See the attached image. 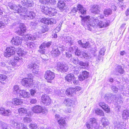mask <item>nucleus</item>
<instances>
[{
    "instance_id": "f257e3e1",
    "label": "nucleus",
    "mask_w": 129,
    "mask_h": 129,
    "mask_svg": "<svg viewBox=\"0 0 129 129\" xmlns=\"http://www.w3.org/2000/svg\"><path fill=\"white\" fill-rule=\"evenodd\" d=\"M12 11L14 13H18L20 15V17L25 20L33 19L35 16V14L33 12H29L26 15L27 9H11Z\"/></svg>"
},
{
    "instance_id": "f03ea898",
    "label": "nucleus",
    "mask_w": 129,
    "mask_h": 129,
    "mask_svg": "<svg viewBox=\"0 0 129 129\" xmlns=\"http://www.w3.org/2000/svg\"><path fill=\"white\" fill-rule=\"evenodd\" d=\"M23 61L22 59L19 57L15 56L14 59L10 60L8 63V69L9 72L13 71L14 69L17 66L22 64Z\"/></svg>"
},
{
    "instance_id": "7ed1b4c3",
    "label": "nucleus",
    "mask_w": 129,
    "mask_h": 129,
    "mask_svg": "<svg viewBox=\"0 0 129 129\" xmlns=\"http://www.w3.org/2000/svg\"><path fill=\"white\" fill-rule=\"evenodd\" d=\"M28 78L23 79L21 81V84L26 87H30L33 84L34 76L31 74H28Z\"/></svg>"
},
{
    "instance_id": "20e7f679",
    "label": "nucleus",
    "mask_w": 129,
    "mask_h": 129,
    "mask_svg": "<svg viewBox=\"0 0 129 129\" xmlns=\"http://www.w3.org/2000/svg\"><path fill=\"white\" fill-rule=\"evenodd\" d=\"M86 126L89 129H100V127L94 118H90L86 123Z\"/></svg>"
},
{
    "instance_id": "39448f33",
    "label": "nucleus",
    "mask_w": 129,
    "mask_h": 129,
    "mask_svg": "<svg viewBox=\"0 0 129 129\" xmlns=\"http://www.w3.org/2000/svg\"><path fill=\"white\" fill-rule=\"evenodd\" d=\"M6 51V52L4 53V55L5 56L7 57L14 55L15 53L16 50L14 47L10 46L7 48Z\"/></svg>"
},
{
    "instance_id": "423d86ee",
    "label": "nucleus",
    "mask_w": 129,
    "mask_h": 129,
    "mask_svg": "<svg viewBox=\"0 0 129 129\" xmlns=\"http://www.w3.org/2000/svg\"><path fill=\"white\" fill-rule=\"evenodd\" d=\"M10 123L14 128L18 129H28L24 124L21 123H17L14 120H11Z\"/></svg>"
},
{
    "instance_id": "0eeeda50",
    "label": "nucleus",
    "mask_w": 129,
    "mask_h": 129,
    "mask_svg": "<svg viewBox=\"0 0 129 129\" xmlns=\"http://www.w3.org/2000/svg\"><path fill=\"white\" fill-rule=\"evenodd\" d=\"M44 77L48 82L51 83V80H53L55 77L54 74L49 70H47L46 72Z\"/></svg>"
},
{
    "instance_id": "6e6552de",
    "label": "nucleus",
    "mask_w": 129,
    "mask_h": 129,
    "mask_svg": "<svg viewBox=\"0 0 129 129\" xmlns=\"http://www.w3.org/2000/svg\"><path fill=\"white\" fill-rule=\"evenodd\" d=\"M80 17L82 18L81 23L83 25L87 24L88 27L92 26V24L91 22V19L90 16H87L83 17L80 16Z\"/></svg>"
},
{
    "instance_id": "1a4fd4ad",
    "label": "nucleus",
    "mask_w": 129,
    "mask_h": 129,
    "mask_svg": "<svg viewBox=\"0 0 129 129\" xmlns=\"http://www.w3.org/2000/svg\"><path fill=\"white\" fill-rule=\"evenodd\" d=\"M57 69L61 72H65L67 71L68 67L67 65L65 63H62L58 62L57 64Z\"/></svg>"
},
{
    "instance_id": "9d476101",
    "label": "nucleus",
    "mask_w": 129,
    "mask_h": 129,
    "mask_svg": "<svg viewBox=\"0 0 129 129\" xmlns=\"http://www.w3.org/2000/svg\"><path fill=\"white\" fill-rule=\"evenodd\" d=\"M116 96L115 95H112L111 94L107 93L104 96L106 100L109 103L113 102V100L117 99Z\"/></svg>"
},
{
    "instance_id": "9b49d317",
    "label": "nucleus",
    "mask_w": 129,
    "mask_h": 129,
    "mask_svg": "<svg viewBox=\"0 0 129 129\" xmlns=\"http://www.w3.org/2000/svg\"><path fill=\"white\" fill-rule=\"evenodd\" d=\"M41 99L42 103L45 105H49L51 103V100L50 98L46 94L42 95Z\"/></svg>"
},
{
    "instance_id": "f8f14e48",
    "label": "nucleus",
    "mask_w": 129,
    "mask_h": 129,
    "mask_svg": "<svg viewBox=\"0 0 129 129\" xmlns=\"http://www.w3.org/2000/svg\"><path fill=\"white\" fill-rule=\"evenodd\" d=\"M28 68L29 69H33V72L34 74H37L38 73L39 67L36 63H31L29 64L27 66Z\"/></svg>"
},
{
    "instance_id": "ddd939ff",
    "label": "nucleus",
    "mask_w": 129,
    "mask_h": 129,
    "mask_svg": "<svg viewBox=\"0 0 129 129\" xmlns=\"http://www.w3.org/2000/svg\"><path fill=\"white\" fill-rule=\"evenodd\" d=\"M20 98H23L24 99L28 98L30 96L29 93L26 91L24 89H21L17 95Z\"/></svg>"
},
{
    "instance_id": "4468645a",
    "label": "nucleus",
    "mask_w": 129,
    "mask_h": 129,
    "mask_svg": "<svg viewBox=\"0 0 129 129\" xmlns=\"http://www.w3.org/2000/svg\"><path fill=\"white\" fill-rule=\"evenodd\" d=\"M22 41V39L21 38L17 36L13 37L11 41V42L13 45L17 46L21 44Z\"/></svg>"
},
{
    "instance_id": "2eb2a0df",
    "label": "nucleus",
    "mask_w": 129,
    "mask_h": 129,
    "mask_svg": "<svg viewBox=\"0 0 129 129\" xmlns=\"http://www.w3.org/2000/svg\"><path fill=\"white\" fill-rule=\"evenodd\" d=\"M12 112L9 109H6L3 107L0 108V114L5 116H8L11 115Z\"/></svg>"
},
{
    "instance_id": "dca6fc26",
    "label": "nucleus",
    "mask_w": 129,
    "mask_h": 129,
    "mask_svg": "<svg viewBox=\"0 0 129 129\" xmlns=\"http://www.w3.org/2000/svg\"><path fill=\"white\" fill-rule=\"evenodd\" d=\"M40 21L42 23L47 25L50 24L51 25L56 23V21L55 20L52 19H50L45 18H43L41 19L40 20Z\"/></svg>"
},
{
    "instance_id": "f3484780",
    "label": "nucleus",
    "mask_w": 129,
    "mask_h": 129,
    "mask_svg": "<svg viewBox=\"0 0 129 129\" xmlns=\"http://www.w3.org/2000/svg\"><path fill=\"white\" fill-rule=\"evenodd\" d=\"M42 9V11L45 14L48 15L50 16H53L55 15L56 13V11H54V10H52L50 11L49 10V9Z\"/></svg>"
},
{
    "instance_id": "a211bd4d",
    "label": "nucleus",
    "mask_w": 129,
    "mask_h": 129,
    "mask_svg": "<svg viewBox=\"0 0 129 129\" xmlns=\"http://www.w3.org/2000/svg\"><path fill=\"white\" fill-rule=\"evenodd\" d=\"M114 129L121 128L125 129V124L122 122L115 121L114 123Z\"/></svg>"
},
{
    "instance_id": "6ab92c4d",
    "label": "nucleus",
    "mask_w": 129,
    "mask_h": 129,
    "mask_svg": "<svg viewBox=\"0 0 129 129\" xmlns=\"http://www.w3.org/2000/svg\"><path fill=\"white\" fill-rule=\"evenodd\" d=\"M32 111L34 113H39L41 112L44 113L45 112L43 111L42 107L39 106H36L31 108Z\"/></svg>"
},
{
    "instance_id": "aec40b11",
    "label": "nucleus",
    "mask_w": 129,
    "mask_h": 129,
    "mask_svg": "<svg viewBox=\"0 0 129 129\" xmlns=\"http://www.w3.org/2000/svg\"><path fill=\"white\" fill-rule=\"evenodd\" d=\"M63 103L66 106H68L73 107L75 105L74 101L69 99H65Z\"/></svg>"
},
{
    "instance_id": "412c9836",
    "label": "nucleus",
    "mask_w": 129,
    "mask_h": 129,
    "mask_svg": "<svg viewBox=\"0 0 129 129\" xmlns=\"http://www.w3.org/2000/svg\"><path fill=\"white\" fill-rule=\"evenodd\" d=\"M20 30L17 31L18 34L21 35L22 33L25 32L26 31V28L24 24L22 23H20L19 25Z\"/></svg>"
},
{
    "instance_id": "4be33fe9",
    "label": "nucleus",
    "mask_w": 129,
    "mask_h": 129,
    "mask_svg": "<svg viewBox=\"0 0 129 129\" xmlns=\"http://www.w3.org/2000/svg\"><path fill=\"white\" fill-rule=\"evenodd\" d=\"M99 105L106 112L109 113L110 111V109L108 105H106L104 102H100L99 103Z\"/></svg>"
},
{
    "instance_id": "5701e85b",
    "label": "nucleus",
    "mask_w": 129,
    "mask_h": 129,
    "mask_svg": "<svg viewBox=\"0 0 129 129\" xmlns=\"http://www.w3.org/2000/svg\"><path fill=\"white\" fill-rule=\"evenodd\" d=\"M110 23V21L109 20H106L104 22L100 21L98 24V26L101 28L106 27L109 25Z\"/></svg>"
},
{
    "instance_id": "b1692460",
    "label": "nucleus",
    "mask_w": 129,
    "mask_h": 129,
    "mask_svg": "<svg viewBox=\"0 0 129 129\" xmlns=\"http://www.w3.org/2000/svg\"><path fill=\"white\" fill-rule=\"evenodd\" d=\"M77 47L76 46L70 47L69 49V51L66 53V56L68 58H69L72 56L71 54L72 52H73L74 49H76Z\"/></svg>"
},
{
    "instance_id": "393cba45",
    "label": "nucleus",
    "mask_w": 129,
    "mask_h": 129,
    "mask_svg": "<svg viewBox=\"0 0 129 129\" xmlns=\"http://www.w3.org/2000/svg\"><path fill=\"white\" fill-rule=\"evenodd\" d=\"M75 89L73 88H68L66 90V93L69 96H72L75 94Z\"/></svg>"
},
{
    "instance_id": "a878e982",
    "label": "nucleus",
    "mask_w": 129,
    "mask_h": 129,
    "mask_svg": "<svg viewBox=\"0 0 129 129\" xmlns=\"http://www.w3.org/2000/svg\"><path fill=\"white\" fill-rule=\"evenodd\" d=\"M12 103L15 106L20 105L23 103V101L20 99L15 98L13 99Z\"/></svg>"
},
{
    "instance_id": "bb28decb",
    "label": "nucleus",
    "mask_w": 129,
    "mask_h": 129,
    "mask_svg": "<svg viewBox=\"0 0 129 129\" xmlns=\"http://www.w3.org/2000/svg\"><path fill=\"white\" fill-rule=\"evenodd\" d=\"M31 0H21V3L23 6L27 7L31 6L33 4L31 3Z\"/></svg>"
},
{
    "instance_id": "cd10ccee",
    "label": "nucleus",
    "mask_w": 129,
    "mask_h": 129,
    "mask_svg": "<svg viewBox=\"0 0 129 129\" xmlns=\"http://www.w3.org/2000/svg\"><path fill=\"white\" fill-rule=\"evenodd\" d=\"M51 54L52 56L56 57L59 55L60 52L58 48H54L51 51Z\"/></svg>"
},
{
    "instance_id": "c85d7f7f",
    "label": "nucleus",
    "mask_w": 129,
    "mask_h": 129,
    "mask_svg": "<svg viewBox=\"0 0 129 129\" xmlns=\"http://www.w3.org/2000/svg\"><path fill=\"white\" fill-rule=\"evenodd\" d=\"M44 84H42L41 85V88L42 89H44L48 93L49 92H52L54 90L53 88L52 87H48L46 86Z\"/></svg>"
},
{
    "instance_id": "c756f323",
    "label": "nucleus",
    "mask_w": 129,
    "mask_h": 129,
    "mask_svg": "<svg viewBox=\"0 0 129 129\" xmlns=\"http://www.w3.org/2000/svg\"><path fill=\"white\" fill-rule=\"evenodd\" d=\"M101 121L102 123V124L104 128H105L109 124V122L108 119L104 117L102 118Z\"/></svg>"
},
{
    "instance_id": "7c9ffc66",
    "label": "nucleus",
    "mask_w": 129,
    "mask_h": 129,
    "mask_svg": "<svg viewBox=\"0 0 129 129\" xmlns=\"http://www.w3.org/2000/svg\"><path fill=\"white\" fill-rule=\"evenodd\" d=\"M36 37L33 36L32 35L29 34L25 35L24 37V40L26 41H28V40H34L36 39Z\"/></svg>"
},
{
    "instance_id": "2f4dec72",
    "label": "nucleus",
    "mask_w": 129,
    "mask_h": 129,
    "mask_svg": "<svg viewBox=\"0 0 129 129\" xmlns=\"http://www.w3.org/2000/svg\"><path fill=\"white\" fill-rule=\"evenodd\" d=\"M74 77V75L73 74H69L66 76L65 79L67 81L70 82L72 81Z\"/></svg>"
},
{
    "instance_id": "473e14b6",
    "label": "nucleus",
    "mask_w": 129,
    "mask_h": 129,
    "mask_svg": "<svg viewBox=\"0 0 129 129\" xmlns=\"http://www.w3.org/2000/svg\"><path fill=\"white\" fill-rule=\"evenodd\" d=\"M26 45L27 46L28 49L33 48L35 47L36 46L34 42H26Z\"/></svg>"
},
{
    "instance_id": "72a5a7b5",
    "label": "nucleus",
    "mask_w": 129,
    "mask_h": 129,
    "mask_svg": "<svg viewBox=\"0 0 129 129\" xmlns=\"http://www.w3.org/2000/svg\"><path fill=\"white\" fill-rule=\"evenodd\" d=\"M58 123L61 128L64 127L66 124V122L64 119L61 118L58 121Z\"/></svg>"
},
{
    "instance_id": "f704fd0d",
    "label": "nucleus",
    "mask_w": 129,
    "mask_h": 129,
    "mask_svg": "<svg viewBox=\"0 0 129 129\" xmlns=\"http://www.w3.org/2000/svg\"><path fill=\"white\" fill-rule=\"evenodd\" d=\"M8 6L10 8H21V6L19 5L16 6L13 2L10 3H8Z\"/></svg>"
},
{
    "instance_id": "c9c22d12",
    "label": "nucleus",
    "mask_w": 129,
    "mask_h": 129,
    "mask_svg": "<svg viewBox=\"0 0 129 129\" xmlns=\"http://www.w3.org/2000/svg\"><path fill=\"white\" fill-rule=\"evenodd\" d=\"M82 55L83 57L85 59H87L88 60L91 61V60H92L91 59V57L89 53H86L85 52H83Z\"/></svg>"
},
{
    "instance_id": "e433bc0d",
    "label": "nucleus",
    "mask_w": 129,
    "mask_h": 129,
    "mask_svg": "<svg viewBox=\"0 0 129 129\" xmlns=\"http://www.w3.org/2000/svg\"><path fill=\"white\" fill-rule=\"evenodd\" d=\"M52 42H49L47 43H43L40 46V48H45L46 47H48L51 45Z\"/></svg>"
},
{
    "instance_id": "4c0bfd02",
    "label": "nucleus",
    "mask_w": 129,
    "mask_h": 129,
    "mask_svg": "<svg viewBox=\"0 0 129 129\" xmlns=\"http://www.w3.org/2000/svg\"><path fill=\"white\" fill-rule=\"evenodd\" d=\"M18 110L20 115H22L27 113L26 109L24 108H19Z\"/></svg>"
},
{
    "instance_id": "58836bf2",
    "label": "nucleus",
    "mask_w": 129,
    "mask_h": 129,
    "mask_svg": "<svg viewBox=\"0 0 129 129\" xmlns=\"http://www.w3.org/2000/svg\"><path fill=\"white\" fill-rule=\"evenodd\" d=\"M21 90L19 89V87L18 85H15L13 86V91L18 95Z\"/></svg>"
},
{
    "instance_id": "ea45409f",
    "label": "nucleus",
    "mask_w": 129,
    "mask_h": 129,
    "mask_svg": "<svg viewBox=\"0 0 129 129\" xmlns=\"http://www.w3.org/2000/svg\"><path fill=\"white\" fill-rule=\"evenodd\" d=\"M17 53L19 55L22 56H24L26 54V52L23 51L22 49L18 48L17 50Z\"/></svg>"
},
{
    "instance_id": "a19ab883",
    "label": "nucleus",
    "mask_w": 129,
    "mask_h": 129,
    "mask_svg": "<svg viewBox=\"0 0 129 129\" xmlns=\"http://www.w3.org/2000/svg\"><path fill=\"white\" fill-rule=\"evenodd\" d=\"M122 117L124 119L129 118V112L128 111L125 110L123 111L122 114Z\"/></svg>"
},
{
    "instance_id": "79ce46f5",
    "label": "nucleus",
    "mask_w": 129,
    "mask_h": 129,
    "mask_svg": "<svg viewBox=\"0 0 129 129\" xmlns=\"http://www.w3.org/2000/svg\"><path fill=\"white\" fill-rule=\"evenodd\" d=\"M116 70V72L118 73L117 74H122L124 73V70L123 69L122 67L121 66H118Z\"/></svg>"
},
{
    "instance_id": "37998d69",
    "label": "nucleus",
    "mask_w": 129,
    "mask_h": 129,
    "mask_svg": "<svg viewBox=\"0 0 129 129\" xmlns=\"http://www.w3.org/2000/svg\"><path fill=\"white\" fill-rule=\"evenodd\" d=\"M104 14L106 17L111 14L112 11L111 9H105L104 12Z\"/></svg>"
},
{
    "instance_id": "c03bdc74",
    "label": "nucleus",
    "mask_w": 129,
    "mask_h": 129,
    "mask_svg": "<svg viewBox=\"0 0 129 129\" xmlns=\"http://www.w3.org/2000/svg\"><path fill=\"white\" fill-rule=\"evenodd\" d=\"M66 4L63 1H59L57 4V7L58 8H63L66 6Z\"/></svg>"
},
{
    "instance_id": "a18cd8bd",
    "label": "nucleus",
    "mask_w": 129,
    "mask_h": 129,
    "mask_svg": "<svg viewBox=\"0 0 129 129\" xmlns=\"http://www.w3.org/2000/svg\"><path fill=\"white\" fill-rule=\"evenodd\" d=\"M95 112L97 115L102 116L104 115L103 112L99 108H97L95 110Z\"/></svg>"
},
{
    "instance_id": "49530a36",
    "label": "nucleus",
    "mask_w": 129,
    "mask_h": 129,
    "mask_svg": "<svg viewBox=\"0 0 129 129\" xmlns=\"http://www.w3.org/2000/svg\"><path fill=\"white\" fill-rule=\"evenodd\" d=\"M0 126L2 127V129H9L7 127L8 125L4 122L2 121H0Z\"/></svg>"
},
{
    "instance_id": "de8ad7c7",
    "label": "nucleus",
    "mask_w": 129,
    "mask_h": 129,
    "mask_svg": "<svg viewBox=\"0 0 129 129\" xmlns=\"http://www.w3.org/2000/svg\"><path fill=\"white\" fill-rule=\"evenodd\" d=\"M64 41L66 43H70L72 44L73 42L71 41V38L69 36L64 37Z\"/></svg>"
},
{
    "instance_id": "09e8293b",
    "label": "nucleus",
    "mask_w": 129,
    "mask_h": 129,
    "mask_svg": "<svg viewBox=\"0 0 129 129\" xmlns=\"http://www.w3.org/2000/svg\"><path fill=\"white\" fill-rule=\"evenodd\" d=\"M29 127L30 128L32 129H37L38 128L37 125L35 122L30 123Z\"/></svg>"
},
{
    "instance_id": "8fccbe9b",
    "label": "nucleus",
    "mask_w": 129,
    "mask_h": 129,
    "mask_svg": "<svg viewBox=\"0 0 129 129\" xmlns=\"http://www.w3.org/2000/svg\"><path fill=\"white\" fill-rule=\"evenodd\" d=\"M7 78V77L6 76L4 75L0 74V81H4ZM0 82L3 84H4L5 83L4 82H2L1 81H0Z\"/></svg>"
},
{
    "instance_id": "3c124183",
    "label": "nucleus",
    "mask_w": 129,
    "mask_h": 129,
    "mask_svg": "<svg viewBox=\"0 0 129 129\" xmlns=\"http://www.w3.org/2000/svg\"><path fill=\"white\" fill-rule=\"evenodd\" d=\"M23 120L25 123H28L31 122L32 120L30 118L25 117L24 118Z\"/></svg>"
},
{
    "instance_id": "603ef678",
    "label": "nucleus",
    "mask_w": 129,
    "mask_h": 129,
    "mask_svg": "<svg viewBox=\"0 0 129 129\" xmlns=\"http://www.w3.org/2000/svg\"><path fill=\"white\" fill-rule=\"evenodd\" d=\"M105 51L106 49L104 48H101L99 52V54L101 56H104L105 54Z\"/></svg>"
},
{
    "instance_id": "864d4df0",
    "label": "nucleus",
    "mask_w": 129,
    "mask_h": 129,
    "mask_svg": "<svg viewBox=\"0 0 129 129\" xmlns=\"http://www.w3.org/2000/svg\"><path fill=\"white\" fill-rule=\"evenodd\" d=\"M79 12L82 14H84L86 13V9H77Z\"/></svg>"
},
{
    "instance_id": "5fc2aeb1",
    "label": "nucleus",
    "mask_w": 129,
    "mask_h": 129,
    "mask_svg": "<svg viewBox=\"0 0 129 129\" xmlns=\"http://www.w3.org/2000/svg\"><path fill=\"white\" fill-rule=\"evenodd\" d=\"M71 61H72L74 64H79L80 61L77 58H72L71 59Z\"/></svg>"
},
{
    "instance_id": "6e6d98bb",
    "label": "nucleus",
    "mask_w": 129,
    "mask_h": 129,
    "mask_svg": "<svg viewBox=\"0 0 129 129\" xmlns=\"http://www.w3.org/2000/svg\"><path fill=\"white\" fill-rule=\"evenodd\" d=\"M92 12L95 14H98L100 13V11L99 9H92Z\"/></svg>"
},
{
    "instance_id": "4d7b16f0",
    "label": "nucleus",
    "mask_w": 129,
    "mask_h": 129,
    "mask_svg": "<svg viewBox=\"0 0 129 129\" xmlns=\"http://www.w3.org/2000/svg\"><path fill=\"white\" fill-rule=\"evenodd\" d=\"M82 74L85 79L88 78L89 76V73L86 71H84L82 72Z\"/></svg>"
},
{
    "instance_id": "13d9d810",
    "label": "nucleus",
    "mask_w": 129,
    "mask_h": 129,
    "mask_svg": "<svg viewBox=\"0 0 129 129\" xmlns=\"http://www.w3.org/2000/svg\"><path fill=\"white\" fill-rule=\"evenodd\" d=\"M79 64L81 66L84 67H86L88 66V64L87 63L84 62L80 61L79 62Z\"/></svg>"
},
{
    "instance_id": "bf43d9fd",
    "label": "nucleus",
    "mask_w": 129,
    "mask_h": 129,
    "mask_svg": "<svg viewBox=\"0 0 129 129\" xmlns=\"http://www.w3.org/2000/svg\"><path fill=\"white\" fill-rule=\"evenodd\" d=\"M76 49L75 50V54L78 56H79L81 55V54H82L83 53L81 51L78 50V49H77V48H76Z\"/></svg>"
},
{
    "instance_id": "052dcab7",
    "label": "nucleus",
    "mask_w": 129,
    "mask_h": 129,
    "mask_svg": "<svg viewBox=\"0 0 129 129\" xmlns=\"http://www.w3.org/2000/svg\"><path fill=\"white\" fill-rule=\"evenodd\" d=\"M73 84L75 85H77L79 83L78 81L75 77L72 80Z\"/></svg>"
},
{
    "instance_id": "680f3d73",
    "label": "nucleus",
    "mask_w": 129,
    "mask_h": 129,
    "mask_svg": "<svg viewBox=\"0 0 129 129\" xmlns=\"http://www.w3.org/2000/svg\"><path fill=\"white\" fill-rule=\"evenodd\" d=\"M90 46V45L89 44V42H86V43H83L82 47L85 48H86L89 47Z\"/></svg>"
},
{
    "instance_id": "e2e57ef3",
    "label": "nucleus",
    "mask_w": 129,
    "mask_h": 129,
    "mask_svg": "<svg viewBox=\"0 0 129 129\" xmlns=\"http://www.w3.org/2000/svg\"><path fill=\"white\" fill-rule=\"evenodd\" d=\"M78 78L79 80L80 81H82L85 79L82 74L79 75Z\"/></svg>"
},
{
    "instance_id": "0e129e2a",
    "label": "nucleus",
    "mask_w": 129,
    "mask_h": 129,
    "mask_svg": "<svg viewBox=\"0 0 129 129\" xmlns=\"http://www.w3.org/2000/svg\"><path fill=\"white\" fill-rule=\"evenodd\" d=\"M111 89L114 92L116 93L117 92L118 89L116 86H113L111 87Z\"/></svg>"
},
{
    "instance_id": "69168bd1",
    "label": "nucleus",
    "mask_w": 129,
    "mask_h": 129,
    "mask_svg": "<svg viewBox=\"0 0 129 129\" xmlns=\"http://www.w3.org/2000/svg\"><path fill=\"white\" fill-rule=\"evenodd\" d=\"M103 57L102 56H100V55L99 54L98 55L97 59L96 60V61L98 62H99L103 60Z\"/></svg>"
},
{
    "instance_id": "338daca9",
    "label": "nucleus",
    "mask_w": 129,
    "mask_h": 129,
    "mask_svg": "<svg viewBox=\"0 0 129 129\" xmlns=\"http://www.w3.org/2000/svg\"><path fill=\"white\" fill-rule=\"evenodd\" d=\"M40 49L39 50V51L42 54H44L45 52V50L44 48H40L39 47Z\"/></svg>"
},
{
    "instance_id": "774afa93",
    "label": "nucleus",
    "mask_w": 129,
    "mask_h": 129,
    "mask_svg": "<svg viewBox=\"0 0 129 129\" xmlns=\"http://www.w3.org/2000/svg\"><path fill=\"white\" fill-rule=\"evenodd\" d=\"M49 0H39L40 2L43 4L48 3Z\"/></svg>"
}]
</instances>
